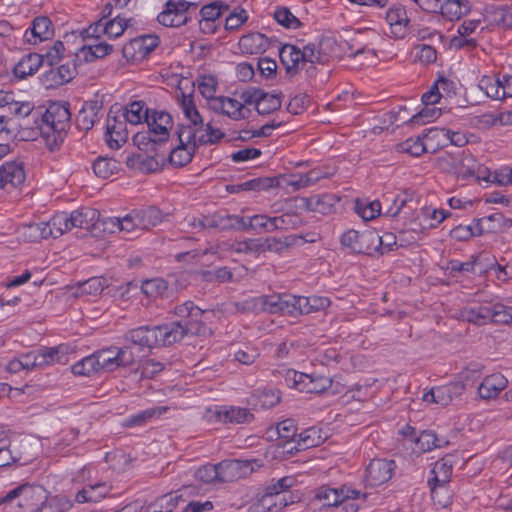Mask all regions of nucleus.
I'll return each mask as SVG.
<instances>
[{
  "label": "nucleus",
  "mask_w": 512,
  "mask_h": 512,
  "mask_svg": "<svg viewBox=\"0 0 512 512\" xmlns=\"http://www.w3.org/2000/svg\"><path fill=\"white\" fill-rule=\"evenodd\" d=\"M280 181H285L287 186L293 187V190H299L313 185L323 178L328 177L327 174L322 173L320 169H312L305 174L292 175L290 179L280 176Z\"/></svg>",
  "instance_id": "36"
},
{
  "label": "nucleus",
  "mask_w": 512,
  "mask_h": 512,
  "mask_svg": "<svg viewBox=\"0 0 512 512\" xmlns=\"http://www.w3.org/2000/svg\"><path fill=\"white\" fill-rule=\"evenodd\" d=\"M296 432L297 428L294 423V420L292 419H286L278 423L275 431V433L278 435V438L284 441L282 446L283 448H286V450L289 447H291V443H296L298 437V434Z\"/></svg>",
  "instance_id": "49"
},
{
  "label": "nucleus",
  "mask_w": 512,
  "mask_h": 512,
  "mask_svg": "<svg viewBox=\"0 0 512 512\" xmlns=\"http://www.w3.org/2000/svg\"><path fill=\"white\" fill-rule=\"evenodd\" d=\"M471 4L468 0H440L438 12L447 20H459L468 14Z\"/></svg>",
  "instance_id": "26"
},
{
  "label": "nucleus",
  "mask_w": 512,
  "mask_h": 512,
  "mask_svg": "<svg viewBox=\"0 0 512 512\" xmlns=\"http://www.w3.org/2000/svg\"><path fill=\"white\" fill-rule=\"evenodd\" d=\"M272 44V41L259 32L249 33L241 37L239 45L245 53H264Z\"/></svg>",
  "instance_id": "28"
},
{
  "label": "nucleus",
  "mask_w": 512,
  "mask_h": 512,
  "mask_svg": "<svg viewBox=\"0 0 512 512\" xmlns=\"http://www.w3.org/2000/svg\"><path fill=\"white\" fill-rule=\"evenodd\" d=\"M484 21L488 26H496L503 29L512 28V8L507 6H494L486 10Z\"/></svg>",
  "instance_id": "27"
},
{
  "label": "nucleus",
  "mask_w": 512,
  "mask_h": 512,
  "mask_svg": "<svg viewBox=\"0 0 512 512\" xmlns=\"http://www.w3.org/2000/svg\"><path fill=\"white\" fill-rule=\"evenodd\" d=\"M111 491V485L106 482H98L96 484H88L76 494L78 503L99 502L105 498Z\"/></svg>",
  "instance_id": "29"
},
{
  "label": "nucleus",
  "mask_w": 512,
  "mask_h": 512,
  "mask_svg": "<svg viewBox=\"0 0 512 512\" xmlns=\"http://www.w3.org/2000/svg\"><path fill=\"white\" fill-rule=\"evenodd\" d=\"M211 109L215 112L228 116L232 120H242L248 118L244 105L238 100L225 96H214L209 99Z\"/></svg>",
  "instance_id": "11"
},
{
  "label": "nucleus",
  "mask_w": 512,
  "mask_h": 512,
  "mask_svg": "<svg viewBox=\"0 0 512 512\" xmlns=\"http://www.w3.org/2000/svg\"><path fill=\"white\" fill-rule=\"evenodd\" d=\"M439 134H442L447 140H449L450 144L458 147H462L467 143V139L464 134L445 128H431L423 135V138H434Z\"/></svg>",
  "instance_id": "57"
},
{
  "label": "nucleus",
  "mask_w": 512,
  "mask_h": 512,
  "mask_svg": "<svg viewBox=\"0 0 512 512\" xmlns=\"http://www.w3.org/2000/svg\"><path fill=\"white\" fill-rule=\"evenodd\" d=\"M330 300L321 296H299V314H310L327 309L330 306Z\"/></svg>",
  "instance_id": "43"
},
{
  "label": "nucleus",
  "mask_w": 512,
  "mask_h": 512,
  "mask_svg": "<svg viewBox=\"0 0 512 512\" xmlns=\"http://www.w3.org/2000/svg\"><path fill=\"white\" fill-rule=\"evenodd\" d=\"M281 177H259L239 184L227 185L226 190L230 193H238L240 191H262L273 187L281 186Z\"/></svg>",
  "instance_id": "19"
},
{
  "label": "nucleus",
  "mask_w": 512,
  "mask_h": 512,
  "mask_svg": "<svg viewBox=\"0 0 512 512\" xmlns=\"http://www.w3.org/2000/svg\"><path fill=\"white\" fill-rule=\"evenodd\" d=\"M44 63V58L38 53H29L13 66L12 72L16 79L23 80L34 75Z\"/></svg>",
  "instance_id": "18"
},
{
  "label": "nucleus",
  "mask_w": 512,
  "mask_h": 512,
  "mask_svg": "<svg viewBox=\"0 0 512 512\" xmlns=\"http://www.w3.org/2000/svg\"><path fill=\"white\" fill-rule=\"evenodd\" d=\"M133 143L146 153H153L149 156L148 161L151 162L157 157L158 148L163 145L159 138L155 136L149 129L148 131L138 132L133 136Z\"/></svg>",
  "instance_id": "35"
},
{
  "label": "nucleus",
  "mask_w": 512,
  "mask_h": 512,
  "mask_svg": "<svg viewBox=\"0 0 512 512\" xmlns=\"http://www.w3.org/2000/svg\"><path fill=\"white\" fill-rule=\"evenodd\" d=\"M341 243L354 253L371 255L383 246V237L374 230H349L341 236Z\"/></svg>",
  "instance_id": "4"
},
{
  "label": "nucleus",
  "mask_w": 512,
  "mask_h": 512,
  "mask_svg": "<svg viewBox=\"0 0 512 512\" xmlns=\"http://www.w3.org/2000/svg\"><path fill=\"white\" fill-rule=\"evenodd\" d=\"M197 149V144L192 146L179 142V145L169 152V161L176 167H183L191 162Z\"/></svg>",
  "instance_id": "40"
},
{
  "label": "nucleus",
  "mask_w": 512,
  "mask_h": 512,
  "mask_svg": "<svg viewBox=\"0 0 512 512\" xmlns=\"http://www.w3.org/2000/svg\"><path fill=\"white\" fill-rule=\"evenodd\" d=\"M355 211L363 220L369 221L380 215L381 203L377 200L370 203H362L357 200Z\"/></svg>",
  "instance_id": "61"
},
{
  "label": "nucleus",
  "mask_w": 512,
  "mask_h": 512,
  "mask_svg": "<svg viewBox=\"0 0 512 512\" xmlns=\"http://www.w3.org/2000/svg\"><path fill=\"white\" fill-rule=\"evenodd\" d=\"M324 441L320 434V429L316 427H310L305 429L300 434H298L295 445L289 447L286 452L289 454H293L295 451L306 450L315 446L320 445Z\"/></svg>",
  "instance_id": "31"
},
{
  "label": "nucleus",
  "mask_w": 512,
  "mask_h": 512,
  "mask_svg": "<svg viewBox=\"0 0 512 512\" xmlns=\"http://www.w3.org/2000/svg\"><path fill=\"white\" fill-rule=\"evenodd\" d=\"M41 107L35 108L31 102L14 103L13 113L16 116L23 117L25 120L23 133H27V137L35 139L37 137V127L39 124Z\"/></svg>",
  "instance_id": "12"
},
{
  "label": "nucleus",
  "mask_w": 512,
  "mask_h": 512,
  "mask_svg": "<svg viewBox=\"0 0 512 512\" xmlns=\"http://www.w3.org/2000/svg\"><path fill=\"white\" fill-rule=\"evenodd\" d=\"M395 462L387 459H373L365 471V480L369 486H379L391 479Z\"/></svg>",
  "instance_id": "10"
},
{
  "label": "nucleus",
  "mask_w": 512,
  "mask_h": 512,
  "mask_svg": "<svg viewBox=\"0 0 512 512\" xmlns=\"http://www.w3.org/2000/svg\"><path fill=\"white\" fill-rule=\"evenodd\" d=\"M275 217L264 214H257L252 217H244L245 225L243 231L254 230L257 232L271 233L277 230L276 224L273 222Z\"/></svg>",
  "instance_id": "38"
},
{
  "label": "nucleus",
  "mask_w": 512,
  "mask_h": 512,
  "mask_svg": "<svg viewBox=\"0 0 512 512\" xmlns=\"http://www.w3.org/2000/svg\"><path fill=\"white\" fill-rule=\"evenodd\" d=\"M217 231L237 230L243 231L245 221L244 216L231 215L222 212L216 213Z\"/></svg>",
  "instance_id": "50"
},
{
  "label": "nucleus",
  "mask_w": 512,
  "mask_h": 512,
  "mask_svg": "<svg viewBox=\"0 0 512 512\" xmlns=\"http://www.w3.org/2000/svg\"><path fill=\"white\" fill-rule=\"evenodd\" d=\"M18 233L27 242H37L48 238V232L43 222L25 224L19 229Z\"/></svg>",
  "instance_id": "48"
},
{
  "label": "nucleus",
  "mask_w": 512,
  "mask_h": 512,
  "mask_svg": "<svg viewBox=\"0 0 512 512\" xmlns=\"http://www.w3.org/2000/svg\"><path fill=\"white\" fill-rule=\"evenodd\" d=\"M466 386L462 381H455L449 384L436 387V397L438 404L442 406L449 405L454 398L459 397L465 391Z\"/></svg>",
  "instance_id": "39"
},
{
  "label": "nucleus",
  "mask_w": 512,
  "mask_h": 512,
  "mask_svg": "<svg viewBox=\"0 0 512 512\" xmlns=\"http://www.w3.org/2000/svg\"><path fill=\"white\" fill-rule=\"evenodd\" d=\"M479 88L495 100L501 99L502 81L493 76H483L479 81Z\"/></svg>",
  "instance_id": "59"
},
{
  "label": "nucleus",
  "mask_w": 512,
  "mask_h": 512,
  "mask_svg": "<svg viewBox=\"0 0 512 512\" xmlns=\"http://www.w3.org/2000/svg\"><path fill=\"white\" fill-rule=\"evenodd\" d=\"M26 178L24 165L19 161H9L0 166V189L23 184Z\"/></svg>",
  "instance_id": "13"
},
{
  "label": "nucleus",
  "mask_w": 512,
  "mask_h": 512,
  "mask_svg": "<svg viewBox=\"0 0 512 512\" xmlns=\"http://www.w3.org/2000/svg\"><path fill=\"white\" fill-rule=\"evenodd\" d=\"M216 417L223 423L246 424L254 419V415L247 408L242 407H221L216 411Z\"/></svg>",
  "instance_id": "25"
},
{
  "label": "nucleus",
  "mask_w": 512,
  "mask_h": 512,
  "mask_svg": "<svg viewBox=\"0 0 512 512\" xmlns=\"http://www.w3.org/2000/svg\"><path fill=\"white\" fill-rule=\"evenodd\" d=\"M511 307H506L501 303L489 306V322L496 324L511 323Z\"/></svg>",
  "instance_id": "62"
},
{
  "label": "nucleus",
  "mask_w": 512,
  "mask_h": 512,
  "mask_svg": "<svg viewBox=\"0 0 512 512\" xmlns=\"http://www.w3.org/2000/svg\"><path fill=\"white\" fill-rule=\"evenodd\" d=\"M71 125L68 102H52L45 111L41 108L37 136L40 135L50 151L58 150Z\"/></svg>",
  "instance_id": "2"
},
{
  "label": "nucleus",
  "mask_w": 512,
  "mask_h": 512,
  "mask_svg": "<svg viewBox=\"0 0 512 512\" xmlns=\"http://www.w3.org/2000/svg\"><path fill=\"white\" fill-rule=\"evenodd\" d=\"M461 317L469 323L484 325L489 322V306L463 308Z\"/></svg>",
  "instance_id": "51"
},
{
  "label": "nucleus",
  "mask_w": 512,
  "mask_h": 512,
  "mask_svg": "<svg viewBox=\"0 0 512 512\" xmlns=\"http://www.w3.org/2000/svg\"><path fill=\"white\" fill-rule=\"evenodd\" d=\"M280 402V392L274 389H257L250 398L254 407L270 409Z\"/></svg>",
  "instance_id": "37"
},
{
  "label": "nucleus",
  "mask_w": 512,
  "mask_h": 512,
  "mask_svg": "<svg viewBox=\"0 0 512 512\" xmlns=\"http://www.w3.org/2000/svg\"><path fill=\"white\" fill-rule=\"evenodd\" d=\"M54 30L51 20L46 16L36 17L32 25L24 34L25 40L30 44H37L52 38Z\"/></svg>",
  "instance_id": "15"
},
{
  "label": "nucleus",
  "mask_w": 512,
  "mask_h": 512,
  "mask_svg": "<svg viewBox=\"0 0 512 512\" xmlns=\"http://www.w3.org/2000/svg\"><path fill=\"white\" fill-rule=\"evenodd\" d=\"M160 43L155 34L137 36L123 45L122 55L127 61H139L149 55Z\"/></svg>",
  "instance_id": "8"
},
{
  "label": "nucleus",
  "mask_w": 512,
  "mask_h": 512,
  "mask_svg": "<svg viewBox=\"0 0 512 512\" xmlns=\"http://www.w3.org/2000/svg\"><path fill=\"white\" fill-rule=\"evenodd\" d=\"M428 486L431 491V498L435 504L442 508H445L451 503L452 496L448 484L428 481Z\"/></svg>",
  "instance_id": "52"
},
{
  "label": "nucleus",
  "mask_w": 512,
  "mask_h": 512,
  "mask_svg": "<svg viewBox=\"0 0 512 512\" xmlns=\"http://www.w3.org/2000/svg\"><path fill=\"white\" fill-rule=\"evenodd\" d=\"M92 168L96 176L106 179L118 170V162L113 159L98 157L93 162Z\"/></svg>",
  "instance_id": "58"
},
{
  "label": "nucleus",
  "mask_w": 512,
  "mask_h": 512,
  "mask_svg": "<svg viewBox=\"0 0 512 512\" xmlns=\"http://www.w3.org/2000/svg\"><path fill=\"white\" fill-rule=\"evenodd\" d=\"M180 499L181 496L169 493L157 498L148 504L147 507L153 512H172Z\"/></svg>",
  "instance_id": "55"
},
{
  "label": "nucleus",
  "mask_w": 512,
  "mask_h": 512,
  "mask_svg": "<svg viewBox=\"0 0 512 512\" xmlns=\"http://www.w3.org/2000/svg\"><path fill=\"white\" fill-rule=\"evenodd\" d=\"M112 228L124 232L129 238L137 237L141 232L138 221L135 220L133 210L122 218L114 217L109 219Z\"/></svg>",
  "instance_id": "42"
},
{
  "label": "nucleus",
  "mask_w": 512,
  "mask_h": 512,
  "mask_svg": "<svg viewBox=\"0 0 512 512\" xmlns=\"http://www.w3.org/2000/svg\"><path fill=\"white\" fill-rule=\"evenodd\" d=\"M281 108V99L277 95L263 91V97L257 103L256 111L260 115L270 114Z\"/></svg>",
  "instance_id": "60"
},
{
  "label": "nucleus",
  "mask_w": 512,
  "mask_h": 512,
  "mask_svg": "<svg viewBox=\"0 0 512 512\" xmlns=\"http://www.w3.org/2000/svg\"><path fill=\"white\" fill-rule=\"evenodd\" d=\"M99 217L96 209L83 207L68 214L70 230L80 228L85 230L92 229Z\"/></svg>",
  "instance_id": "24"
},
{
  "label": "nucleus",
  "mask_w": 512,
  "mask_h": 512,
  "mask_svg": "<svg viewBox=\"0 0 512 512\" xmlns=\"http://www.w3.org/2000/svg\"><path fill=\"white\" fill-rule=\"evenodd\" d=\"M192 326L181 322H172L158 326H140L128 330L124 334V340L141 349H152L158 346H170L181 341L186 335L199 334Z\"/></svg>",
  "instance_id": "1"
},
{
  "label": "nucleus",
  "mask_w": 512,
  "mask_h": 512,
  "mask_svg": "<svg viewBox=\"0 0 512 512\" xmlns=\"http://www.w3.org/2000/svg\"><path fill=\"white\" fill-rule=\"evenodd\" d=\"M20 496L25 498H37L38 501H41L42 499H46V490L42 486H33L28 483L22 484L0 498V505L11 502Z\"/></svg>",
  "instance_id": "32"
},
{
  "label": "nucleus",
  "mask_w": 512,
  "mask_h": 512,
  "mask_svg": "<svg viewBox=\"0 0 512 512\" xmlns=\"http://www.w3.org/2000/svg\"><path fill=\"white\" fill-rule=\"evenodd\" d=\"M386 20L392 27L393 33L398 37H404L410 27V19L406 9L402 5H394L386 13Z\"/></svg>",
  "instance_id": "22"
},
{
  "label": "nucleus",
  "mask_w": 512,
  "mask_h": 512,
  "mask_svg": "<svg viewBox=\"0 0 512 512\" xmlns=\"http://www.w3.org/2000/svg\"><path fill=\"white\" fill-rule=\"evenodd\" d=\"M141 288L144 294L152 298H166L169 296L168 283L162 278L145 280Z\"/></svg>",
  "instance_id": "46"
},
{
  "label": "nucleus",
  "mask_w": 512,
  "mask_h": 512,
  "mask_svg": "<svg viewBox=\"0 0 512 512\" xmlns=\"http://www.w3.org/2000/svg\"><path fill=\"white\" fill-rule=\"evenodd\" d=\"M51 74H53V80L57 85L68 83L77 74L76 65L71 62L64 63L57 68L56 72L51 70Z\"/></svg>",
  "instance_id": "64"
},
{
  "label": "nucleus",
  "mask_w": 512,
  "mask_h": 512,
  "mask_svg": "<svg viewBox=\"0 0 512 512\" xmlns=\"http://www.w3.org/2000/svg\"><path fill=\"white\" fill-rule=\"evenodd\" d=\"M300 48L292 44H284L279 48V57L285 67L286 73L295 76L300 71Z\"/></svg>",
  "instance_id": "33"
},
{
  "label": "nucleus",
  "mask_w": 512,
  "mask_h": 512,
  "mask_svg": "<svg viewBox=\"0 0 512 512\" xmlns=\"http://www.w3.org/2000/svg\"><path fill=\"white\" fill-rule=\"evenodd\" d=\"M286 381H292L293 387L305 393L320 394L332 386V379L323 375L288 371Z\"/></svg>",
  "instance_id": "7"
},
{
  "label": "nucleus",
  "mask_w": 512,
  "mask_h": 512,
  "mask_svg": "<svg viewBox=\"0 0 512 512\" xmlns=\"http://www.w3.org/2000/svg\"><path fill=\"white\" fill-rule=\"evenodd\" d=\"M93 355L99 371H114L121 366H130L135 361V355L128 345L121 348L111 346L98 350Z\"/></svg>",
  "instance_id": "3"
},
{
  "label": "nucleus",
  "mask_w": 512,
  "mask_h": 512,
  "mask_svg": "<svg viewBox=\"0 0 512 512\" xmlns=\"http://www.w3.org/2000/svg\"><path fill=\"white\" fill-rule=\"evenodd\" d=\"M148 129L165 144L169 139V129L173 121L169 113L165 111H152L146 121Z\"/></svg>",
  "instance_id": "16"
},
{
  "label": "nucleus",
  "mask_w": 512,
  "mask_h": 512,
  "mask_svg": "<svg viewBox=\"0 0 512 512\" xmlns=\"http://www.w3.org/2000/svg\"><path fill=\"white\" fill-rule=\"evenodd\" d=\"M131 20L132 19L121 18L120 16H117L112 20H106L105 22H103V20H99L95 25L87 28L85 33L88 37H98L96 34L99 31H102L110 38H117L123 34Z\"/></svg>",
  "instance_id": "14"
},
{
  "label": "nucleus",
  "mask_w": 512,
  "mask_h": 512,
  "mask_svg": "<svg viewBox=\"0 0 512 512\" xmlns=\"http://www.w3.org/2000/svg\"><path fill=\"white\" fill-rule=\"evenodd\" d=\"M197 8V4L186 0H168L164 10L157 16V21L165 27H180L190 20L188 11Z\"/></svg>",
  "instance_id": "6"
},
{
  "label": "nucleus",
  "mask_w": 512,
  "mask_h": 512,
  "mask_svg": "<svg viewBox=\"0 0 512 512\" xmlns=\"http://www.w3.org/2000/svg\"><path fill=\"white\" fill-rule=\"evenodd\" d=\"M508 380L501 373H493L483 379L478 387V394L481 399H492L507 387Z\"/></svg>",
  "instance_id": "20"
},
{
  "label": "nucleus",
  "mask_w": 512,
  "mask_h": 512,
  "mask_svg": "<svg viewBox=\"0 0 512 512\" xmlns=\"http://www.w3.org/2000/svg\"><path fill=\"white\" fill-rule=\"evenodd\" d=\"M133 215L141 231L149 230L157 226L163 220V214L160 209L155 206L133 210Z\"/></svg>",
  "instance_id": "34"
},
{
  "label": "nucleus",
  "mask_w": 512,
  "mask_h": 512,
  "mask_svg": "<svg viewBox=\"0 0 512 512\" xmlns=\"http://www.w3.org/2000/svg\"><path fill=\"white\" fill-rule=\"evenodd\" d=\"M257 460H239L228 459L223 460L218 464L220 482H233L240 478H245L251 475L254 471V464Z\"/></svg>",
  "instance_id": "9"
},
{
  "label": "nucleus",
  "mask_w": 512,
  "mask_h": 512,
  "mask_svg": "<svg viewBox=\"0 0 512 512\" xmlns=\"http://www.w3.org/2000/svg\"><path fill=\"white\" fill-rule=\"evenodd\" d=\"M113 50V46L104 42H99L88 47L82 46L79 51L83 55L84 60L91 62L98 58H103L109 55Z\"/></svg>",
  "instance_id": "54"
},
{
  "label": "nucleus",
  "mask_w": 512,
  "mask_h": 512,
  "mask_svg": "<svg viewBox=\"0 0 512 512\" xmlns=\"http://www.w3.org/2000/svg\"><path fill=\"white\" fill-rule=\"evenodd\" d=\"M414 442L420 452H428L442 446L436 434L429 430L422 431L419 435H416Z\"/></svg>",
  "instance_id": "56"
},
{
  "label": "nucleus",
  "mask_w": 512,
  "mask_h": 512,
  "mask_svg": "<svg viewBox=\"0 0 512 512\" xmlns=\"http://www.w3.org/2000/svg\"><path fill=\"white\" fill-rule=\"evenodd\" d=\"M301 200L303 202V206L307 210L318 212L323 215L331 213L335 203L339 201V199L332 194L301 198Z\"/></svg>",
  "instance_id": "30"
},
{
  "label": "nucleus",
  "mask_w": 512,
  "mask_h": 512,
  "mask_svg": "<svg viewBox=\"0 0 512 512\" xmlns=\"http://www.w3.org/2000/svg\"><path fill=\"white\" fill-rule=\"evenodd\" d=\"M48 237L58 238L65 232L70 231V225L67 212H59L55 214L48 222H43Z\"/></svg>",
  "instance_id": "44"
},
{
  "label": "nucleus",
  "mask_w": 512,
  "mask_h": 512,
  "mask_svg": "<svg viewBox=\"0 0 512 512\" xmlns=\"http://www.w3.org/2000/svg\"><path fill=\"white\" fill-rule=\"evenodd\" d=\"M504 221V215L498 212L480 219H474L473 223H476V233L482 235L484 233H494L502 229Z\"/></svg>",
  "instance_id": "41"
},
{
  "label": "nucleus",
  "mask_w": 512,
  "mask_h": 512,
  "mask_svg": "<svg viewBox=\"0 0 512 512\" xmlns=\"http://www.w3.org/2000/svg\"><path fill=\"white\" fill-rule=\"evenodd\" d=\"M175 315L181 318H189V320L180 321L182 325H190L194 330H199L198 335L205 334L206 326L200 322L204 310L196 306L192 301H186L181 305H177L174 309Z\"/></svg>",
  "instance_id": "17"
},
{
  "label": "nucleus",
  "mask_w": 512,
  "mask_h": 512,
  "mask_svg": "<svg viewBox=\"0 0 512 512\" xmlns=\"http://www.w3.org/2000/svg\"><path fill=\"white\" fill-rule=\"evenodd\" d=\"M429 482L448 484L452 475V466L444 461H437L431 470Z\"/></svg>",
  "instance_id": "63"
},
{
  "label": "nucleus",
  "mask_w": 512,
  "mask_h": 512,
  "mask_svg": "<svg viewBox=\"0 0 512 512\" xmlns=\"http://www.w3.org/2000/svg\"><path fill=\"white\" fill-rule=\"evenodd\" d=\"M29 512H65V504L58 498H48L29 504Z\"/></svg>",
  "instance_id": "53"
},
{
  "label": "nucleus",
  "mask_w": 512,
  "mask_h": 512,
  "mask_svg": "<svg viewBox=\"0 0 512 512\" xmlns=\"http://www.w3.org/2000/svg\"><path fill=\"white\" fill-rule=\"evenodd\" d=\"M150 112L143 101H134L130 103L124 113L125 120L130 124L136 125L147 121Z\"/></svg>",
  "instance_id": "47"
},
{
  "label": "nucleus",
  "mask_w": 512,
  "mask_h": 512,
  "mask_svg": "<svg viewBox=\"0 0 512 512\" xmlns=\"http://www.w3.org/2000/svg\"><path fill=\"white\" fill-rule=\"evenodd\" d=\"M336 49V42L332 38H324L318 45L309 43L303 46L302 49L300 48L299 55L300 70H302L307 63H318L322 65L328 63L330 59L336 56L334 53Z\"/></svg>",
  "instance_id": "5"
},
{
  "label": "nucleus",
  "mask_w": 512,
  "mask_h": 512,
  "mask_svg": "<svg viewBox=\"0 0 512 512\" xmlns=\"http://www.w3.org/2000/svg\"><path fill=\"white\" fill-rule=\"evenodd\" d=\"M105 138L110 148L119 149L128 138L126 123L116 117H108Z\"/></svg>",
  "instance_id": "21"
},
{
  "label": "nucleus",
  "mask_w": 512,
  "mask_h": 512,
  "mask_svg": "<svg viewBox=\"0 0 512 512\" xmlns=\"http://www.w3.org/2000/svg\"><path fill=\"white\" fill-rule=\"evenodd\" d=\"M181 107H182L185 117L190 122V125H193L194 127H199V129H202L204 126L203 118L196 108V105L193 101L192 95H186V94L182 93Z\"/></svg>",
  "instance_id": "45"
},
{
  "label": "nucleus",
  "mask_w": 512,
  "mask_h": 512,
  "mask_svg": "<svg viewBox=\"0 0 512 512\" xmlns=\"http://www.w3.org/2000/svg\"><path fill=\"white\" fill-rule=\"evenodd\" d=\"M102 104L98 101L85 102L76 116V126L79 130L88 132L98 119Z\"/></svg>",
  "instance_id": "23"
}]
</instances>
